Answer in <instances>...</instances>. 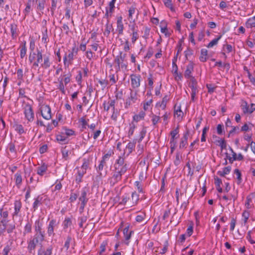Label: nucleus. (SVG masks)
I'll list each match as a JSON object with an SVG mask.
<instances>
[{"label": "nucleus", "mask_w": 255, "mask_h": 255, "mask_svg": "<svg viewBox=\"0 0 255 255\" xmlns=\"http://www.w3.org/2000/svg\"><path fill=\"white\" fill-rule=\"evenodd\" d=\"M28 61L32 64V68L35 69L39 67L47 69L52 64L50 54H43L42 50L38 49H36L35 52H30Z\"/></svg>", "instance_id": "obj_1"}, {"label": "nucleus", "mask_w": 255, "mask_h": 255, "mask_svg": "<svg viewBox=\"0 0 255 255\" xmlns=\"http://www.w3.org/2000/svg\"><path fill=\"white\" fill-rule=\"evenodd\" d=\"M127 55L120 51L119 54L117 55L115 59V68L116 72H118L121 70H126L127 69L128 61L127 59Z\"/></svg>", "instance_id": "obj_2"}, {"label": "nucleus", "mask_w": 255, "mask_h": 255, "mask_svg": "<svg viewBox=\"0 0 255 255\" xmlns=\"http://www.w3.org/2000/svg\"><path fill=\"white\" fill-rule=\"evenodd\" d=\"M139 199L138 194L134 191L132 193L130 196L124 195L120 204L124 205H127L128 206L131 207L135 206L138 203Z\"/></svg>", "instance_id": "obj_3"}, {"label": "nucleus", "mask_w": 255, "mask_h": 255, "mask_svg": "<svg viewBox=\"0 0 255 255\" xmlns=\"http://www.w3.org/2000/svg\"><path fill=\"white\" fill-rule=\"evenodd\" d=\"M45 236L41 235L34 234L28 241L27 249L29 253H32V252L35 250L37 245H41L44 241Z\"/></svg>", "instance_id": "obj_4"}, {"label": "nucleus", "mask_w": 255, "mask_h": 255, "mask_svg": "<svg viewBox=\"0 0 255 255\" xmlns=\"http://www.w3.org/2000/svg\"><path fill=\"white\" fill-rule=\"evenodd\" d=\"M22 107L25 119L28 122H32L34 119V113L32 105L23 101Z\"/></svg>", "instance_id": "obj_5"}, {"label": "nucleus", "mask_w": 255, "mask_h": 255, "mask_svg": "<svg viewBox=\"0 0 255 255\" xmlns=\"http://www.w3.org/2000/svg\"><path fill=\"white\" fill-rule=\"evenodd\" d=\"M126 157L120 156L116 160L114 164V168L116 171H119L121 173H126L128 170V166L125 162V158Z\"/></svg>", "instance_id": "obj_6"}, {"label": "nucleus", "mask_w": 255, "mask_h": 255, "mask_svg": "<svg viewBox=\"0 0 255 255\" xmlns=\"http://www.w3.org/2000/svg\"><path fill=\"white\" fill-rule=\"evenodd\" d=\"M40 111L41 116L44 119L48 120L51 118V108L49 105H42Z\"/></svg>", "instance_id": "obj_7"}, {"label": "nucleus", "mask_w": 255, "mask_h": 255, "mask_svg": "<svg viewBox=\"0 0 255 255\" xmlns=\"http://www.w3.org/2000/svg\"><path fill=\"white\" fill-rule=\"evenodd\" d=\"M137 100V93L130 90V96L126 100L125 103L126 108H128L132 103H134Z\"/></svg>", "instance_id": "obj_8"}, {"label": "nucleus", "mask_w": 255, "mask_h": 255, "mask_svg": "<svg viewBox=\"0 0 255 255\" xmlns=\"http://www.w3.org/2000/svg\"><path fill=\"white\" fill-rule=\"evenodd\" d=\"M131 85L132 88L135 89L139 87L141 76L139 75L131 74L130 76Z\"/></svg>", "instance_id": "obj_9"}, {"label": "nucleus", "mask_w": 255, "mask_h": 255, "mask_svg": "<svg viewBox=\"0 0 255 255\" xmlns=\"http://www.w3.org/2000/svg\"><path fill=\"white\" fill-rule=\"evenodd\" d=\"M125 173H121L119 171H116L113 174L110 181L111 184L114 185L122 180V175Z\"/></svg>", "instance_id": "obj_10"}, {"label": "nucleus", "mask_w": 255, "mask_h": 255, "mask_svg": "<svg viewBox=\"0 0 255 255\" xmlns=\"http://www.w3.org/2000/svg\"><path fill=\"white\" fill-rule=\"evenodd\" d=\"M194 64L192 61H190L189 63L186 66V69L184 72V76L186 78H192V73L194 70Z\"/></svg>", "instance_id": "obj_11"}, {"label": "nucleus", "mask_w": 255, "mask_h": 255, "mask_svg": "<svg viewBox=\"0 0 255 255\" xmlns=\"http://www.w3.org/2000/svg\"><path fill=\"white\" fill-rule=\"evenodd\" d=\"M189 130L188 129H186V131L183 134V137L181 139V141L179 143V148L180 149L185 148L186 147V145L187 144V140L189 135Z\"/></svg>", "instance_id": "obj_12"}, {"label": "nucleus", "mask_w": 255, "mask_h": 255, "mask_svg": "<svg viewBox=\"0 0 255 255\" xmlns=\"http://www.w3.org/2000/svg\"><path fill=\"white\" fill-rule=\"evenodd\" d=\"M10 29L12 39H15L18 36L19 33L17 25L14 22L10 24Z\"/></svg>", "instance_id": "obj_13"}, {"label": "nucleus", "mask_w": 255, "mask_h": 255, "mask_svg": "<svg viewBox=\"0 0 255 255\" xmlns=\"http://www.w3.org/2000/svg\"><path fill=\"white\" fill-rule=\"evenodd\" d=\"M135 144V142H129L127 144L122 155L125 157L128 156L132 152L133 149L134 148Z\"/></svg>", "instance_id": "obj_14"}, {"label": "nucleus", "mask_w": 255, "mask_h": 255, "mask_svg": "<svg viewBox=\"0 0 255 255\" xmlns=\"http://www.w3.org/2000/svg\"><path fill=\"white\" fill-rule=\"evenodd\" d=\"M57 224V223H56V221L54 219H52L49 222L47 227V234L49 237L55 235L54 233V228Z\"/></svg>", "instance_id": "obj_15"}, {"label": "nucleus", "mask_w": 255, "mask_h": 255, "mask_svg": "<svg viewBox=\"0 0 255 255\" xmlns=\"http://www.w3.org/2000/svg\"><path fill=\"white\" fill-rule=\"evenodd\" d=\"M42 224L41 223H40L39 220H37L35 221L34 224L35 234L45 236V232L44 231H42Z\"/></svg>", "instance_id": "obj_16"}, {"label": "nucleus", "mask_w": 255, "mask_h": 255, "mask_svg": "<svg viewBox=\"0 0 255 255\" xmlns=\"http://www.w3.org/2000/svg\"><path fill=\"white\" fill-rule=\"evenodd\" d=\"M226 158L229 159V162L230 163H233V162L235 160H238L240 161L244 159V157L241 153H239L237 156L236 153H234V154H233V156L231 157L229 155L228 153H226Z\"/></svg>", "instance_id": "obj_17"}, {"label": "nucleus", "mask_w": 255, "mask_h": 255, "mask_svg": "<svg viewBox=\"0 0 255 255\" xmlns=\"http://www.w3.org/2000/svg\"><path fill=\"white\" fill-rule=\"evenodd\" d=\"M123 17L122 16H120L118 17L117 24V30L118 31L119 35H122L123 34V30L124 29V24L123 23Z\"/></svg>", "instance_id": "obj_18"}, {"label": "nucleus", "mask_w": 255, "mask_h": 255, "mask_svg": "<svg viewBox=\"0 0 255 255\" xmlns=\"http://www.w3.org/2000/svg\"><path fill=\"white\" fill-rule=\"evenodd\" d=\"M213 137L216 138L215 143L217 145L220 146L222 149L226 148L227 144L224 139L220 138L216 135H214Z\"/></svg>", "instance_id": "obj_19"}, {"label": "nucleus", "mask_w": 255, "mask_h": 255, "mask_svg": "<svg viewBox=\"0 0 255 255\" xmlns=\"http://www.w3.org/2000/svg\"><path fill=\"white\" fill-rule=\"evenodd\" d=\"M53 247L50 246L46 249L40 248L38 251L37 255H51L52 254Z\"/></svg>", "instance_id": "obj_20"}, {"label": "nucleus", "mask_w": 255, "mask_h": 255, "mask_svg": "<svg viewBox=\"0 0 255 255\" xmlns=\"http://www.w3.org/2000/svg\"><path fill=\"white\" fill-rule=\"evenodd\" d=\"M247 239L251 244H255V230L249 231L247 233Z\"/></svg>", "instance_id": "obj_21"}, {"label": "nucleus", "mask_w": 255, "mask_h": 255, "mask_svg": "<svg viewBox=\"0 0 255 255\" xmlns=\"http://www.w3.org/2000/svg\"><path fill=\"white\" fill-rule=\"evenodd\" d=\"M15 185L18 188H19L22 183L21 172L18 171L14 175Z\"/></svg>", "instance_id": "obj_22"}, {"label": "nucleus", "mask_w": 255, "mask_h": 255, "mask_svg": "<svg viewBox=\"0 0 255 255\" xmlns=\"http://www.w3.org/2000/svg\"><path fill=\"white\" fill-rule=\"evenodd\" d=\"M26 42L25 41H22L20 45V56L21 59H23L26 54L27 49L26 47Z\"/></svg>", "instance_id": "obj_23"}, {"label": "nucleus", "mask_w": 255, "mask_h": 255, "mask_svg": "<svg viewBox=\"0 0 255 255\" xmlns=\"http://www.w3.org/2000/svg\"><path fill=\"white\" fill-rule=\"evenodd\" d=\"M87 192L85 188L82 189L81 191V196L79 198V201L81 202V203L87 204L89 199L87 197Z\"/></svg>", "instance_id": "obj_24"}, {"label": "nucleus", "mask_w": 255, "mask_h": 255, "mask_svg": "<svg viewBox=\"0 0 255 255\" xmlns=\"http://www.w3.org/2000/svg\"><path fill=\"white\" fill-rule=\"evenodd\" d=\"M74 54L71 52H70L67 56L65 54L63 58V62L65 65L67 63H68V66L69 64H72V61L74 59Z\"/></svg>", "instance_id": "obj_25"}, {"label": "nucleus", "mask_w": 255, "mask_h": 255, "mask_svg": "<svg viewBox=\"0 0 255 255\" xmlns=\"http://www.w3.org/2000/svg\"><path fill=\"white\" fill-rule=\"evenodd\" d=\"M145 116V113L144 111H140L138 114H136L133 116V122H138L140 121L143 120Z\"/></svg>", "instance_id": "obj_26"}, {"label": "nucleus", "mask_w": 255, "mask_h": 255, "mask_svg": "<svg viewBox=\"0 0 255 255\" xmlns=\"http://www.w3.org/2000/svg\"><path fill=\"white\" fill-rule=\"evenodd\" d=\"M42 197L40 195H38L36 198H34V202L32 206L34 211H35L38 206L42 204Z\"/></svg>", "instance_id": "obj_27"}, {"label": "nucleus", "mask_w": 255, "mask_h": 255, "mask_svg": "<svg viewBox=\"0 0 255 255\" xmlns=\"http://www.w3.org/2000/svg\"><path fill=\"white\" fill-rule=\"evenodd\" d=\"M169 98L168 95H165L162 99L161 103L159 102L156 104V106H159L162 108V110H165L166 107V104L169 101Z\"/></svg>", "instance_id": "obj_28"}, {"label": "nucleus", "mask_w": 255, "mask_h": 255, "mask_svg": "<svg viewBox=\"0 0 255 255\" xmlns=\"http://www.w3.org/2000/svg\"><path fill=\"white\" fill-rule=\"evenodd\" d=\"M33 1H35L37 3V10L39 11H42L45 8V5L46 3V0H33Z\"/></svg>", "instance_id": "obj_29"}, {"label": "nucleus", "mask_w": 255, "mask_h": 255, "mask_svg": "<svg viewBox=\"0 0 255 255\" xmlns=\"http://www.w3.org/2000/svg\"><path fill=\"white\" fill-rule=\"evenodd\" d=\"M161 32L163 33H164L166 37H169L170 34L168 32L167 28V22L163 20L161 22Z\"/></svg>", "instance_id": "obj_30"}, {"label": "nucleus", "mask_w": 255, "mask_h": 255, "mask_svg": "<svg viewBox=\"0 0 255 255\" xmlns=\"http://www.w3.org/2000/svg\"><path fill=\"white\" fill-rule=\"evenodd\" d=\"M47 165L45 163H43L40 166L37 167V173L40 176H42L47 171Z\"/></svg>", "instance_id": "obj_31"}, {"label": "nucleus", "mask_w": 255, "mask_h": 255, "mask_svg": "<svg viewBox=\"0 0 255 255\" xmlns=\"http://www.w3.org/2000/svg\"><path fill=\"white\" fill-rule=\"evenodd\" d=\"M21 208V203L19 201H15L14 202V212L13 214V217L17 216L20 212Z\"/></svg>", "instance_id": "obj_32"}, {"label": "nucleus", "mask_w": 255, "mask_h": 255, "mask_svg": "<svg viewBox=\"0 0 255 255\" xmlns=\"http://www.w3.org/2000/svg\"><path fill=\"white\" fill-rule=\"evenodd\" d=\"M133 233V232L132 231H129V226L125 227L123 230V233L125 240L126 241H128L130 239L131 234Z\"/></svg>", "instance_id": "obj_33"}, {"label": "nucleus", "mask_w": 255, "mask_h": 255, "mask_svg": "<svg viewBox=\"0 0 255 255\" xmlns=\"http://www.w3.org/2000/svg\"><path fill=\"white\" fill-rule=\"evenodd\" d=\"M208 59V50L206 49H202L201 50V55L199 57L200 61L205 62Z\"/></svg>", "instance_id": "obj_34"}, {"label": "nucleus", "mask_w": 255, "mask_h": 255, "mask_svg": "<svg viewBox=\"0 0 255 255\" xmlns=\"http://www.w3.org/2000/svg\"><path fill=\"white\" fill-rule=\"evenodd\" d=\"M246 26L248 28L255 27V16L247 20L246 22Z\"/></svg>", "instance_id": "obj_35"}, {"label": "nucleus", "mask_w": 255, "mask_h": 255, "mask_svg": "<svg viewBox=\"0 0 255 255\" xmlns=\"http://www.w3.org/2000/svg\"><path fill=\"white\" fill-rule=\"evenodd\" d=\"M231 170V167L230 166L224 167L223 171H219L217 174L222 177H225L226 175L228 174Z\"/></svg>", "instance_id": "obj_36"}, {"label": "nucleus", "mask_w": 255, "mask_h": 255, "mask_svg": "<svg viewBox=\"0 0 255 255\" xmlns=\"http://www.w3.org/2000/svg\"><path fill=\"white\" fill-rule=\"evenodd\" d=\"M7 221L1 220L0 222V236L3 235L6 230Z\"/></svg>", "instance_id": "obj_37"}, {"label": "nucleus", "mask_w": 255, "mask_h": 255, "mask_svg": "<svg viewBox=\"0 0 255 255\" xmlns=\"http://www.w3.org/2000/svg\"><path fill=\"white\" fill-rule=\"evenodd\" d=\"M136 12V15L138 14V11L136 8L135 7L133 6H131L128 9V18L132 19V15L134 14Z\"/></svg>", "instance_id": "obj_38"}, {"label": "nucleus", "mask_w": 255, "mask_h": 255, "mask_svg": "<svg viewBox=\"0 0 255 255\" xmlns=\"http://www.w3.org/2000/svg\"><path fill=\"white\" fill-rule=\"evenodd\" d=\"M163 2L165 6L169 8L172 12H175V9L173 6L171 0H163Z\"/></svg>", "instance_id": "obj_39"}, {"label": "nucleus", "mask_w": 255, "mask_h": 255, "mask_svg": "<svg viewBox=\"0 0 255 255\" xmlns=\"http://www.w3.org/2000/svg\"><path fill=\"white\" fill-rule=\"evenodd\" d=\"M109 23V20H108L107 23L106 24V29H105V32H104V34L105 36H106L107 37L109 36L112 29L113 30H114V29L113 28L112 25V24L110 25Z\"/></svg>", "instance_id": "obj_40"}, {"label": "nucleus", "mask_w": 255, "mask_h": 255, "mask_svg": "<svg viewBox=\"0 0 255 255\" xmlns=\"http://www.w3.org/2000/svg\"><path fill=\"white\" fill-rule=\"evenodd\" d=\"M56 139L60 143L65 144L68 142L67 137L63 135L59 134L56 136Z\"/></svg>", "instance_id": "obj_41"}, {"label": "nucleus", "mask_w": 255, "mask_h": 255, "mask_svg": "<svg viewBox=\"0 0 255 255\" xmlns=\"http://www.w3.org/2000/svg\"><path fill=\"white\" fill-rule=\"evenodd\" d=\"M185 195L183 192H182L180 189L179 188H176V192H175V197H176V200L177 202V203L178 204L179 202V198H182L183 196H184Z\"/></svg>", "instance_id": "obj_42"}, {"label": "nucleus", "mask_w": 255, "mask_h": 255, "mask_svg": "<svg viewBox=\"0 0 255 255\" xmlns=\"http://www.w3.org/2000/svg\"><path fill=\"white\" fill-rule=\"evenodd\" d=\"M97 80L98 81V83L100 84L101 89L102 90H104L109 84L108 81L105 79H97Z\"/></svg>", "instance_id": "obj_43"}, {"label": "nucleus", "mask_w": 255, "mask_h": 255, "mask_svg": "<svg viewBox=\"0 0 255 255\" xmlns=\"http://www.w3.org/2000/svg\"><path fill=\"white\" fill-rule=\"evenodd\" d=\"M49 38L47 34V28H45L44 31L42 32V41L44 43L47 44L49 42Z\"/></svg>", "instance_id": "obj_44"}, {"label": "nucleus", "mask_w": 255, "mask_h": 255, "mask_svg": "<svg viewBox=\"0 0 255 255\" xmlns=\"http://www.w3.org/2000/svg\"><path fill=\"white\" fill-rule=\"evenodd\" d=\"M136 126L133 122L129 124V129L128 132V137H130L134 133Z\"/></svg>", "instance_id": "obj_45"}, {"label": "nucleus", "mask_w": 255, "mask_h": 255, "mask_svg": "<svg viewBox=\"0 0 255 255\" xmlns=\"http://www.w3.org/2000/svg\"><path fill=\"white\" fill-rule=\"evenodd\" d=\"M222 35H219L217 38L214 39L209 43L207 46L208 48L212 47L218 43V41L221 38Z\"/></svg>", "instance_id": "obj_46"}, {"label": "nucleus", "mask_w": 255, "mask_h": 255, "mask_svg": "<svg viewBox=\"0 0 255 255\" xmlns=\"http://www.w3.org/2000/svg\"><path fill=\"white\" fill-rule=\"evenodd\" d=\"M61 152L62 154V157L65 160H67L69 156V151L67 148V146H65L64 147H63L61 149Z\"/></svg>", "instance_id": "obj_47"}, {"label": "nucleus", "mask_w": 255, "mask_h": 255, "mask_svg": "<svg viewBox=\"0 0 255 255\" xmlns=\"http://www.w3.org/2000/svg\"><path fill=\"white\" fill-rule=\"evenodd\" d=\"M241 108L244 114H246L249 113V106H248V103L246 101H244L242 103L241 105Z\"/></svg>", "instance_id": "obj_48"}, {"label": "nucleus", "mask_w": 255, "mask_h": 255, "mask_svg": "<svg viewBox=\"0 0 255 255\" xmlns=\"http://www.w3.org/2000/svg\"><path fill=\"white\" fill-rule=\"evenodd\" d=\"M15 130L20 134L25 132L23 126L20 124H16L14 126Z\"/></svg>", "instance_id": "obj_49"}, {"label": "nucleus", "mask_w": 255, "mask_h": 255, "mask_svg": "<svg viewBox=\"0 0 255 255\" xmlns=\"http://www.w3.org/2000/svg\"><path fill=\"white\" fill-rule=\"evenodd\" d=\"M30 10H31V0H28V1L26 4V7L23 11L25 16H27L29 14Z\"/></svg>", "instance_id": "obj_50"}, {"label": "nucleus", "mask_w": 255, "mask_h": 255, "mask_svg": "<svg viewBox=\"0 0 255 255\" xmlns=\"http://www.w3.org/2000/svg\"><path fill=\"white\" fill-rule=\"evenodd\" d=\"M72 241V237L70 236H68L67 237L66 240L65 241L64 247L66 249V250L67 251L70 247V244Z\"/></svg>", "instance_id": "obj_51"}, {"label": "nucleus", "mask_w": 255, "mask_h": 255, "mask_svg": "<svg viewBox=\"0 0 255 255\" xmlns=\"http://www.w3.org/2000/svg\"><path fill=\"white\" fill-rule=\"evenodd\" d=\"M60 1V0H51V7L50 10L53 14L57 7V4Z\"/></svg>", "instance_id": "obj_52"}, {"label": "nucleus", "mask_w": 255, "mask_h": 255, "mask_svg": "<svg viewBox=\"0 0 255 255\" xmlns=\"http://www.w3.org/2000/svg\"><path fill=\"white\" fill-rule=\"evenodd\" d=\"M146 217V214L144 212H141L140 214L136 216L135 220L136 222L140 223L142 222Z\"/></svg>", "instance_id": "obj_53"}, {"label": "nucleus", "mask_w": 255, "mask_h": 255, "mask_svg": "<svg viewBox=\"0 0 255 255\" xmlns=\"http://www.w3.org/2000/svg\"><path fill=\"white\" fill-rule=\"evenodd\" d=\"M174 115H176L177 117L182 118L183 115V113L181 110V107L179 106L177 109H176V106L174 107Z\"/></svg>", "instance_id": "obj_54"}, {"label": "nucleus", "mask_w": 255, "mask_h": 255, "mask_svg": "<svg viewBox=\"0 0 255 255\" xmlns=\"http://www.w3.org/2000/svg\"><path fill=\"white\" fill-rule=\"evenodd\" d=\"M89 165H90L89 160L84 158L83 159V163L81 166V169L84 170H85L86 171V170L89 168Z\"/></svg>", "instance_id": "obj_55"}, {"label": "nucleus", "mask_w": 255, "mask_h": 255, "mask_svg": "<svg viewBox=\"0 0 255 255\" xmlns=\"http://www.w3.org/2000/svg\"><path fill=\"white\" fill-rule=\"evenodd\" d=\"M234 173L237 175V179H238V184H239L242 181V174L241 171L238 169H235Z\"/></svg>", "instance_id": "obj_56"}, {"label": "nucleus", "mask_w": 255, "mask_h": 255, "mask_svg": "<svg viewBox=\"0 0 255 255\" xmlns=\"http://www.w3.org/2000/svg\"><path fill=\"white\" fill-rule=\"evenodd\" d=\"M146 127H143V128H142L140 132V133H139L140 137L138 139V142H140V141H141L142 140V139H143V138L144 137V136L146 134Z\"/></svg>", "instance_id": "obj_57"}, {"label": "nucleus", "mask_w": 255, "mask_h": 255, "mask_svg": "<svg viewBox=\"0 0 255 255\" xmlns=\"http://www.w3.org/2000/svg\"><path fill=\"white\" fill-rule=\"evenodd\" d=\"M191 85L190 86V87L191 89V92L192 91H196L197 92V82L196 81L194 77H192V78L191 79Z\"/></svg>", "instance_id": "obj_58"}, {"label": "nucleus", "mask_w": 255, "mask_h": 255, "mask_svg": "<svg viewBox=\"0 0 255 255\" xmlns=\"http://www.w3.org/2000/svg\"><path fill=\"white\" fill-rule=\"evenodd\" d=\"M32 226L31 224L28 222L24 227V234L29 233L31 232Z\"/></svg>", "instance_id": "obj_59"}, {"label": "nucleus", "mask_w": 255, "mask_h": 255, "mask_svg": "<svg viewBox=\"0 0 255 255\" xmlns=\"http://www.w3.org/2000/svg\"><path fill=\"white\" fill-rule=\"evenodd\" d=\"M151 121L153 126H155L160 119V117L158 116L152 114L151 116Z\"/></svg>", "instance_id": "obj_60"}, {"label": "nucleus", "mask_w": 255, "mask_h": 255, "mask_svg": "<svg viewBox=\"0 0 255 255\" xmlns=\"http://www.w3.org/2000/svg\"><path fill=\"white\" fill-rule=\"evenodd\" d=\"M16 74L18 80H23L24 74L22 69H17Z\"/></svg>", "instance_id": "obj_61"}, {"label": "nucleus", "mask_w": 255, "mask_h": 255, "mask_svg": "<svg viewBox=\"0 0 255 255\" xmlns=\"http://www.w3.org/2000/svg\"><path fill=\"white\" fill-rule=\"evenodd\" d=\"M72 224V222L69 218H65L63 222L64 229H67L68 227L70 226Z\"/></svg>", "instance_id": "obj_62"}, {"label": "nucleus", "mask_w": 255, "mask_h": 255, "mask_svg": "<svg viewBox=\"0 0 255 255\" xmlns=\"http://www.w3.org/2000/svg\"><path fill=\"white\" fill-rule=\"evenodd\" d=\"M15 229V225L14 224L6 225V231L8 234L12 233Z\"/></svg>", "instance_id": "obj_63"}, {"label": "nucleus", "mask_w": 255, "mask_h": 255, "mask_svg": "<svg viewBox=\"0 0 255 255\" xmlns=\"http://www.w3.org/2000/svg\"><path fill=\"white\" fill-rule=\"evenodd\" d=\"M131 42L133 44H134L135 41L138 39L139 35L137 31H135L134 32H132L131 34Z\"/></svg>", "instance_id": "obj_64"}]
</instances>
